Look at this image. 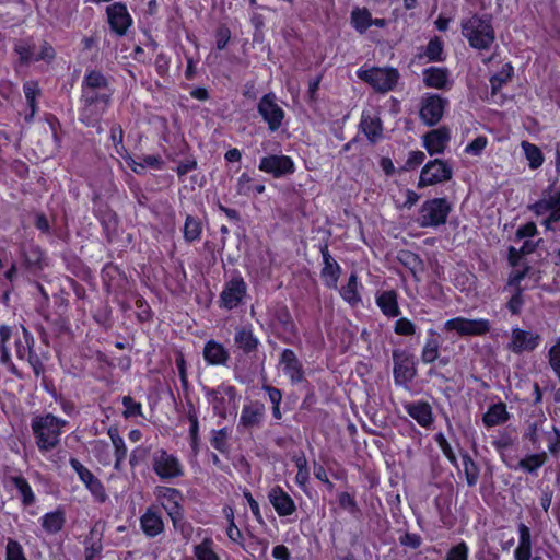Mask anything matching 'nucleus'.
I'll return each mask as SVG.
<instances>
[{
	"label": "nucleus",
	"mask_w": 560,
	"mask_h": 560,
	"mask_svg": "<svg viewBox=\"0 0 560 560\" xmlns=\"http://www.w3.org/2000/svg\"><path fill=\"white\" fill-rule=\"evenodd\" d=\"M462 35L472 49L489 50L495 42L493 16L489 13H472L460 22Z\"/></svg>",
	"instance_id": "obj_1"
},
{
	"label": "nucleus",
	"mask_w": 560,
	"mask_h": 560,
	"mask_svg": "<svg viewBox=\"0 0 560 560\" xmlns=\"http://www.w3.org/2000/svg\"><path fill=\"white\" fill-rule=\"evenodd\" d=\"M536 217L546 215L541 225L546 231H555V224L560 222V189L553 190V184L549 185L541 192V197L527 206Z\"/></svg>",
	"instance_id": "obj_2"
},
{
	"label": "nucleus",
	"mask_w": 560,
	"mask_h": 560,
	"mask_svg": "<svg viewBox=\"0 0 560 560\" xmlns=\"http://www.w3.org/2000/svg\"><path fill=\"white\" fill-rule=\"evenodd\" d=\"M452 205L445 197L425 200L420 209L417 222L421 228H439L447 222Z\"/></svg>",
	"instance_id": "obj_3"
},
{
	"label": "nucleus",
	"mask_w": 560,
	"mask_h": 560,
	"mask_svg": "<svg viewBox=\"0 0 560 560\" xmlns=\"http://www.w3.org/2000/svg\"><path fill=\"white\" fill-rule=\"evenodd\" d=\"M357 75L363 82L372 86L374 91L382 94L395 90L400 79L398 69L394 67H372L366 70L359 69Z\"/></svg>",
	"instance_id": "obj_4"
},
{
	"label": "nucleus",
	"mask_w": 560,
	"mask_h": 560,
	"mask_svg": "<svg viewBox=\"0 0 560 560\" xmlns=\"http://www.w3.org/2000/svg\"><path fill=\"white\" fill-rule=\"evenodd\" d=\"M151 469L162 481H172L185 476V467L177 455L164 448H159L152 454Z\"/></svg>",
	"instance_id": "obj_5"
},
{
	"label": "nucleus",
	"mask_w": 560,
	"mask_h": 560,
	"mask_svg": "<svg viewBox=\"0 0 560 560\" xmlns=\"http://www.w3.org/2000/svg\"><path fill=\"white\" fill-rule=\"evenodd\" d=\"M154 494L172 521L173 526L177 528L185 517L183 492L177 488L159 486L155 488Z\"/></svg>",
	"instance_id": "obj_6"
},
{
	"label": "nucleus",
	"mask_w": 560,
	"mask_h": 560,
	"mask_svg": "<svg viewBox=\"0 0 560 560\" xmlns=\"http://www.w3.org/2000/svg\"><path fill=\"white\" fill-rule=\"evenodd\" d=\"M448 100L436 93H424L420 101L419 116L424 125L433 127L444 116Z\"/></svg>",
	"instance_id": "obj_7"
},
{
	"label": "nucleus",
	"mask_w": 560,
	"mask_h": 560,
	"mask_svg": "<svg viewBox=\"0 0 560 560\" xmlns=\"http://www.w3.org/2000/svg\"><path fill=\"white\" fill-rule=\"evenodd\" d=\"M453 176L452 166L442 159L428 161L422 167L417 187L419 189L447 182Z\"/></svg>",
	"instance_id": "obj_8"
},
{
	"label": "nucleus",
	"mask_w": 560,
	"mask_h": 560,
	"mask_svg": "<svg viewBox=\"0 0 560 560\" xmlns=\"http://www.w3.org/2000/svg\"><path fill=\"white\" fill-rule=\"evenodd\" d=\"M490 322L486 318L453 317L443 324V330L455 331L459 337L485 336L490 331Z\"/></svg>",
	"instance_id": "obj_9"
},
{
	"label": "nucleus",
	"mask_w": 560,
	"mask_h": 560,
	"mask_svg": "<svg viewBox=\"0 0 560 560\" xmlns=\"http://www.w3.org/2000/svg\"><path fill=\"white\" fill-rule=\"evenodd\" d=\"M69 422H32L36 444L40 451L52 450L59 442L61 429Z\"/></svg>",
	"instance_id": "obj_10"
},
{
	"label": "nucleus",
	"mask_w": 560,
	"mask_h": 560,
	"mask_svg": "<svg viewBox=\"0 0 560 560\" xmlns=\"http://www.w3.org/2000/svg\"><path fill=\"white\" fill-rule=\"evenodd\" d=\"M393 362V377L395 385L407 387L417 374L412 355L402 350H394Z\"/></svg>",
	"instance_id": "obj_11"
},
{
	"label": "nucleus",
	"mask_w": 560,
	"mask_h": 560,
	"mask_svg": "<svg viewBox=\"0 0 560 560\" xmlns=\"http://www.w3.org/2000/svg\"><path fill=\"white\" fill-rule=\"evenodd\" d=\"M3 487L5 491H16V498L20 500L23 509H28L36 504V494L28 480L21 474L8 475L3 478Z\"/></svg>",
	"instance_id": "obj_12"
},
{
	"label": "nucleus",
	"mask_w": 560,
	"mask_h": 560,
	"mask_svg": "<svg viewBox=\"0 0 560 560\" xmlns=\"http://www.w3.org/2000/svg\"><path fill=\"white\" fill-rule=\"evenodd\" d=\"M105 13L110 31L119 37L125 36L132 25L127 5L122 2H114L106 7Z\"/></svg>",
	"instance_id": "obj_13"
},
{
	"label": "nucleus",
	"mask_w": 560,
	"mask_h": 560,
	"mask_svg": "<svg viewBox=\"0 0 560 560\" xmlns=\"http://www.w3.org/2000/svg\"><path fill=\"white\" fill-rule=\"evenodd\" d=\"M140 528L143 535L149 538H155L165 532V522L159 506L149 505L139 518Z\"/></svg>",
	"instance_id": "obj_14"
},
{
	"label": "nucleus",
	"mask_w": 560,
	"mask_h": 560,
	"mask_svg": "<svg viewBox=\"0 0 560 560\" xmlns=\"http://www.w3.org/2000/svg\"><path fill=\"white\" fill-rule=\"evenodd\" d=\"M246 283L241 276L233 277L224 285L223 291L220 294L221 306L232 310L236 307L246 294Z\"/></svg>",
	"instance_id": "obj_15"
},
{
	"label": "nucleus",
	"mask_w": 560,
	"mask_h": 560,
	"mask_svg": "<svg viewBox=\"0 0 560 560\" xmlns=\"http://www.w3.org/2000/svg\"><path fill=\"white\" fill-rule=\"evenodd\" d=\"M319 249L324 264L320 270V278L324 285L328 289L337 290L338 280L342 271L341 266L331 256L327 244L320 245Z\"/></svg>",
	"instance_id": "obj_16"
},
{
	"label": "nucleus",
	"mask_w": 560,
	"mask_h": 560,
	"mask_svg": "<svg viewBox=\"0 0 560 560\" xmlns=\"http://www.w3.org/2000/svg\"><path fill=\"white\" fill-rule=\"evenodd\" d=\"M282 365L283 372L289 377L292 385L305 387L308 384L303 363L298 359L293 350H282Z\"/></svg>",
	"instance_id": "obj_17"
},
{
	"label": "nucleus",
	"mask_w": 560,
	"mask_h": 560,
	"mask_svg": "<svg viewBox=\"0 0 560 560\" xmlns=\"http://www.w3.org/2000/svg\"><path fill=\"white\" fill-rule=\"evenodd\" d=\"M514 77V67L511 62L504 63L500 70L493 73L490 79L491 98L497 104H503L506 101V96L501 93L504 85L512 81Z\"/></svg>",
	"instance_id": "obj_18"
},
{
	"label": "nucleus",
	"mask_w": 560,
	"mask_h": 560,
	"mask_svg": "<svg viewBox=\"0 0 560 560\" xmlns=\"http://www.w3.org/2000/svg\"><path fill=\"white\" fill-rule=\"evenodd\" d=\"M539 341L540 336L538 334H533L521 328H513L510 349L517 354L525 351H534L539 346Z\"/></svg>",
	"instance_id": "obj_19"
},
{
	"label": "nucleus",
	"mask_w": 560,
	"mask_h": 560,
	"mask_svg": "<svg viewBox=\"0 0 560 560\" xmlns=\"http://www.w3.org/2000/svg\"><path fill=\"white\" fill-rule=\"evenodd\" d=\"M258 112L264 120L268 122L269 129L275 131L280 127V107L277 104L275 93L262 96L258 104Z\"/></svg>",
	"instance_id": "obj_20"
},
{
	"label": "nucleus",
	"mask_w": 560,
	"mask_h": 560,
	"mask_svg": "<svg viewBox=\"0 0 560 560\" xmlns=\"http://www.w3.org/2000/svg\"><path fill=\"white\" fill-rule=\"evenodd\" d=\"M398 298V292L394 289L378 291L375 294V303L385 317L396 318L401 314Z\"/></svg>",
	"instance_id": "obj_21"
},
{
	"label": "nucleus",
	"mask_w": 560,
	"mask_h": 560,
	"mask_svg": "<svg viewBox=\"0 0 560 560\" xmlns=\"http://www.w3.org/2000/svg\"><path fill=\"white\" fill-rule=\"evenodd\" d=\"M450 131L445 127L428 131L423 137V147L430 155L442 154L450 141Z\"/></svg>",
	"instance_id": "obj_22"
},
{
	"label": "nucleus",
	"mask_w": 560,
	"mask_h": 560,
	"mask_svg": "<svg viewBox=\"0 0 560 560\" xmlns=\"http://www.w3.org/2000/svg\"><path fill=\"white\" fill-rule=\"evenodd\" d=\"M423 84L430 89L448 90L451 88L450 71L445 67L431 66L422 72Z\"/></svg>",
	"instance_id": "obj_23"
},
{
	"label": "nucleus",
	"mask_w": 560,
	"mask_h": 560,
	"mask_svg": "<svg viewBox=\"0 0 560 560\" xmlns=\"http://www.w3.org/2000/svg\"><path fill=\"white\" fill-rule=\"evenodd\" d=\"M83 107L80 113V120L88 127H93L97 129V132H102L101 119L105 112L108 108L109 104H98V103H90L82 102Z\"/></svg>",
	"instance_id": "obj_24"
},
{
	"label": "nucleus",
	"mask_w": 560,
	"mask_h": 560,
	"mask_svg": "<svg viewBox=\"0 0 560 560\" xmlns=\"http://www.w3.org/2000/svg\"><path fill=\"white\" fill-rule=\"evenodd\" d=\"M363 284L361 283L357 271H352L348 278L346 284L339 289L341 299L348 303L351 307H357L362 303L361 290Z\"/></svg>",
	"instance_id": "obj_25"
},
{
	"label": "nucleus",
	"mask_w": 560,
	"mask_h": 560,
	"mask_svg": "<svg viewBox=\"0 0 560 560\" xmlns=\"http://www.w3.org/2000/svg\"><path fill=\"white\" fill-rule=\"evenodd\" d=\"M360 129L370 142L376 143L383 137V122L377 115L370 112H362L360 119Z\"/></svg>",
	"instance_id": "obj_26"
},
{
	"label": "nucleus",
	"mask_w": 560,
	"mask_h": 560,
	"mask_svg": "<svg viewBox=\"0 0 560 560\" xmlns=\"http://www.w3.org/2000/svg\"><path fill=\"white\" fill-rule=\"evenodd\" d=\"M441 347V336L440 334L433 329L429 328L427 330V338L424 345L421 350V361L424 364H430L436 361L440 353Z\"/></svg>",
	"instance_id": "obj_27"
},
{
	"label": "nucleus",
	"mask_w": 560,
	"mask_h": 560,
	"mask_svg": "<svg viewBox=\"0 0 560 560\" xmlns=\"http://www.w3.org/2000/svg\"><path fill=\"white\" fill-rule=\"evenodd\" d=\"M205 361L211 365H225L230 360V352L215 340L206 342L202 351Z\"/></svg>",
	"instance_id": "obj_28"
},
{
	"label": "nucleus",
	"mask_w": 560,
	"mask_h": 560,
	"mask_svg": "<svg viewBox=\"0 0 560 560\" xmlns=\"http://www.w3.org/2000/svg\"><path fill=\"white\" fill-rule=\"evenodd\" d=\"M518 545L514 550L515 560H532V533L527 525L520 523L517 525Z\"/></svg>",
	"instance_id": "obj_29"
},
{
	"label": "nucleus",
	"mask_w": 560,
	"mask_h": 560,
	"mask_svg": "<svg viewBox=\"0 0 560 560\" xmlns=\"http://www.w3.org/2000/svg\"><path fill=\"white\" fill-rule=\"evenodd\" d=\"M547 460L548 455L545 451L535 452L521 458L515 469H520L532 476H538V470L547 463Z\"/></svg>",
	"instance_id": "obj_30"
},
{
	"label": "nucleus",
	"mask_w": 560,
	"mask_h": 560,
	"mask_svg": "<svg viewBox=\"0 0 560 560\" xmlns=\"http://www.w3.org/2000/svg\"><path fill=\"white\" fill-rule=\"evenodd\" d=\"M43 530L49 535L59 533L66 524V513L59 506L55 511L45 513L40 518Z\"/></svg>",
	"instance_id": "obj_31"
},
{
	"label": "nucleus",
	"mask_w": 560,
	"mask_h": 560,
	"mask_svg": "<svg viewBox=\"0 0 560 560\" xmlns=\"http://www.w3.org/2000/svg\"><path fill=\"white\" fill-rule=\"evenodd\" d=\"M22 255L27 269L37 271L45 267V254L38 245L30 244L24 246Z\"/></svg>",
	"instance_id": "obj_32"
},
{
	"label": "nucleus",
	"mask_w": 560,
	"mask_h": 560,
	"mask_svg": "<svg viewBox=\"0 0 560 560\" xmlns=\"http://www.w3.org/2000/svg\"><path fill=\"white\" fill-rule=\"evenodd\" d=\"M397 260L410 271L415 279L418 280L417 275L424 269L422 258L415 252L409 249H400L397 253Z\"/></svg>",
	"instance_id": "obj_33"
},
{
	"label": "nucleus",
	"mask_w": 560,
	"mask_h": 560,
	"mask_svg": "<svg viewBox=\"0 0 560 560\" xmlns=\"http://www.w3.org/2000/svg\"><path fill=\"white\" fill-rule=\"evenodd\" d=\"M235 345L246 354L256 351L258 340L249 327L243 326L236 329L234 336Z\"/></svg>",
	"instance_id": "obj_34"
},
{
	"label": "nucleus",
	"mask_w": 560,
	"mask_h": 560,
	"mask_svg": "<svg viewBox=\"0 0 560 560\" xmlns=\"http://www.w3.org/2000/svg\"><path fill=\"white\" fill-rule=\"evenodd\" d=\"M371 12L368 8L355 7L350 14V24L359 33L364 34L370 28Z\"/></svg>",
	"instance_id": "obj_35"
},
{
	"label": "nucleus",
	"mask_w": 560,
	"mask_h": 560,
	"mask_svg": "<svg viewBox=\"0 0 560 560\" xmlns=\"http://www.w3.org/2000/svg\"><path fill=\"white\" fill-rule=\"evenodd\" d=\"M405 409L413 420H433L432 407L428 401H411L405 405Z\"/></svg>",
	"instance_id": "obj_36"
},
{
	"label": "nucleus",
	"mask_w": 560,
	"mask_h": 560,
	"mask_svg": "<svg viewBox=\"0 0 560 560\" xmlns=\"http://www.w3.org/2000/svg\"><path fill=\"white\" fill-rule=\"evenodd\" d=\"M521 147L530 170H537L544 164L545 156L538 145L528 141H522Z\"/></svg>",
	"instance_id": "obj_37"
},
{
	"label": "nucleus",
	"mask_w": 560,
	"mask_h": 560,
	"mask_svg": "<svg viewBox=\"0 0 560 560\" xmlns=\"http://www.w3.org/2000/svg\"><path fill=\"white\" fill-rule=\"evenodd\" d=\"M202 233L201 220L191 214H187L184 223L183 234L187 243H194L200 240Z\"/></svg>",
	"instance_id": "obj_38"
},
{
	"label": "nucleus",
	"mask_w": 560,
	"mask_h": 560,
	"mask_svg": "<svg viewBox=\"0 0 560 560\" xmlns=\"http://www.w3.org/2000/svg\"><path fill=\"white\" fill-rule=\"evenodd\" d=\"M462 464L464 467V475L466 478L467 486L470 488L475 487L480 476L479 466L472 459L468 452L462 453Z\"/></svg>",
	"instance_id": "obj_39"
},
{
	"label": "nucleus",
	"mask_w": 560,
	"mask_h": 560,
	"mask_svg": "<svg viewBox=\"0 0 560 560\" xmlns=\"http://www.w3.org/2000/svg\"><path fill=\"white\" fill-rule=\"evenodd\" d=\"M83 544L84 560H95L103 550L101 536L97 535L94 528L90 530V534L85 537Z\"/></svg>",
	"instance_id": "obj_40"
},
{
	"label": "nucleus",
	"mask_w": 560,
	"mask_h": 560,
	"mask_svg": "<svg viewBox=\"0 0 560 560\" xmlns=\"http://www.w3.org/2000/svg\"><path fill=\"white\" fill-rule=\"evenodd\" d=\"M542 423L544 422H533L523 435V440H527L530 443V450H534L536 452L544 451V429L541 428Z\"/></svg>",
	"instance_id": "obj_41"
},
{
	"label": "nucleus",
	"mask_w": 560,
	"mask_h": 560,
	"mask_svg": "<svg viewBox=\"0 0 560 560\" xmlns=\"http://www.w3.org/2000/svg\"><path fill=\"white\" fill-rule=\"evenodd\" d=\"M208 398L210 404L212 405V408L214 410V413L222 418L226 419L228 417L233 416L232 410H228L229 405L231 404L230 399L226 400L218 390H211L208 393Z\"/></svg>",
	"instance_id": "obj_42"
},
{
	"label": "nucleus",
	"mask_w": 560,
	"mask_h": 560,
	"mask_svg": "<svg viewBox=\"0 0 560 560\" xmlns=\"http://www.w3.org/2000/svg\"><path fill=\"white\" fill-rule=\"evenodd\" d=\"M213 540L210 537L203 538L194 546V556L196 560H220L219 555L213 549Z\"/></svg>",
	"instance_id": "obj_43"
},
{
	"label": "nucleus",
	"mask_w": 560,
	"mask_h": 560,
	"mask_svg": "<svg viewBox=\"0 0 560 560\" xmlns=\"http://www.w3.org/2000/svg\"><path fill=\"white\" fill-rule=\"evenodd\" d=\"M424 56L429 62H442L445 60L444 44L440 37L434 36L429 40L425 46Z\"/></svg>",
	"instance_id": "obj_44"
},
{
	"label": "nucleus",
	"mask_w": 560,
	"mask_h": 560,
	"mask_svg": "<svg viewBox=\"0 0 560 560\" xmlns=\"http://www.w3.org/2000/svg\"><path fill=\"white\" fill-rule=\"evenodd\" d=\"M222 512H223L224 517L228 521V527H226L228 537L233 542L242 545L243 534L234 522V509L231 505H224L222 509Z\"/></svg>",
	"instance_id": "obj_45"
},
{
	"label": "nucleus",
	"mask_w": 560,
	"mask_h": 560,
	"mask_svg": "<svg viewBox=\"0 0 560 560\" xmlns=\"http://www.w3.org/2000/svg\"><path fill=\"white\" fill-rule=\"evenodd\" d=\"M23 330V340L18 339L15 340V351L16 357L20 360L26 359L31 353H33V347L35 343L33 335L25 328L22 327Z\"/></svg>",
	"instance_id": "obj_46"
},
{
	"label": "nucleus",
	"mask_w": 560,
	"mask_h": 560,
	"mask_svg": "<svg viewBox=\"0 0 560 560\" xmlns=\"http://www.w3.org/2000/svg\"><path fill=\"white\" fill-rule=\"evenodd\" d=\"M542 439L549 453L557 457L560 454V430L551 425L550 429L544 430Z\"/></svg>",
	"instance_id": "obj_47"
},
{
	"label": "nucleus",
	"mask_w": 560,
	"mask_h": 560,
	"mask_svg": "<svg viewBox=\"0 0 560 560\" xmlns=\"http://www.w3.org/2000/svg\"><path fill=\"white\" fill-rule=\"evenodd\" d=\"M82 88L91 90L100 89L109 91L108 80L105 78L103 73L96 70L90 71L84 75Z\"/></svg>",
	"instance_id": "obj_48"
},
{
	"label": "nucleus",
	"mask_w": 560,
	"mask_h": 560,
	"mask_svg": "<svg viewBox=\"0 0 560 560\" xmlns=\"http://www.w3.org/2000/svg\"><path fill=\"white\" fill-rule=\"evenodd\" d=\"M112 97V93L106 90L100 89H84L82 88V102L90 103H101V104H109Z\"/></svg>",
	"instance_id": "obj_49"
},
{
	"label": "nucleus",
	"mask_w": 560,
	"mask_h": 560,
	"mask_svg": "<svg viewBox=\"0 0 560 560\" xmlns=\"http://www.w3.org/2000/svg\"><path fill=\"white\" fill-rule=\"evenodd\" d=\"M259 170L271 174L275 178L280 177V155H267L260 160Z\"/></svg>",
	"instance_id": "obj_50"
},
{
	"label": "nucleus",
	"mask_w": 560,
	"mask_h": 560,
	"mask_svg": "<svg viewBox=\"0 0 560 560\" xmlns=\"http://www.w3.org/2000/svg\"><path fill=\"white\" fill-rule=\"evenodd\" d=\"M470 549L465 540L453 545L445 555L444 560H469Z\"/></svg>",
	"instance_id": "obj_51"
},
{
	"label": "nucleus",
	"mask_w": 560,
	"mask_h": 560,
	"mask_svg": "<svg viewBox=\"0 0 560 560\" xmlns=\"http://www.w3.org/2000/svg\"><path fill=\"white\" fill-rule=\"evenodd\" d=\"M4 560H27L23 546L14 538H8Z\"/></svg>",
	"instance_id": "obj_52"
},
{
	"label": "nucleus",
	"mask_w": 560,
	"mask_h": 560,
	"mask_svg": "<svg viewBox=\"0 0 560 560\" xmlns=\"http://www.w3.org/2000/svg\"><path fill=\"white\" fill-rule=\"evenodd\" d=\"M14 51L20 57L22 65H28L36 61L35 45H31L24 42L15 44Z\"/></svg>",
	"instance_id": "obj_53"
},
{
	"label": "nucleus",
	"mask_w": 560,
	"mask_h": 560,
	"mask_svg": "<svg viewBox=\"0 0 560 560\" xmlns=\"http://www.w3.org/2000/svg\"><path fill=\"white\" fill-rule=\"evenodd\" d=\"M417 325L408 317H399L394 324V332L401 337H411L417 332Z\"/></svg>",
	"instance_id": "obj_54"
},
{
	"label": "nucleus",
	"mask_w": 560,
	"mask_h": 560,
	"mask_svg": "<svg viewBox=\"0 0 560 560\" xmlns=\"http://www.w3.org/2000/svg\"><path fill=\"white\" fill-rule=\"evenodd\" d=\"M398 533H401L398 540L399 545L404 548H409L412 550H417L422 545V537L418 533H409L408 530L402 532L401 528L397 530Z\"/></svg>",
	"instance_id": "obj_55"
},
{
	"label": "nucleus",
	"mask_w": 560,
	"mask_h": 560,
	"mask_svg": "<svg viewBox=\"0 0 560 560\" xmlns=\"http://www.w3.org/2000/svg\"><path fill=\"white\" fill-rule=\"evenodd\" d=\"M338 505L348 513L355 515L360 512L354 494L342 491L337 495Z\"/></svg>",
	"instance_id": "obj_56"
},
{
	"label": "nucleus",
	"mask_w": 560,
	"mask_h": 560,
	"mask_svg": "<svg viewBox=\"0 0 560 560\" xmlns=\"http://www.w3.org/2000/svg\"><path fill=\"white\" fill-rule=\"evenodd\" d=\"M85 488L90 491L94 502L103 504L108 500L105 486L97 477H95V479H93Z\"/></svg>",
	"instance_id": "obj_57"
},
{
	"label": "nucleus",
	"mask_w": 560,
	"mask_h": 560,
	"mask_svg": "<svg viewBox=\"0 0 560 560\" xmlns=\"http://www.w3.org/2000/svg\"><path fill=\"white\" fill-rule=\"evenodd\" d=\"M481 420H509L506 405L503 401L492 404L483 413Z\"/></svg>",
	"instance_id": "obj_58"
},
{
	"label": "nucleus",
	"mask_w": 560,
	"mask_h": 560,
	"mask_svg": "<svg viewBox=\"0 0 560 560\" xmlns=\"http://www.w3.org/2000/svg\"><path fill=\"white\" fill-rule=\"evenodd\" d=\"M69 464L71 468L77 472L80 481L86 487L93 479H95V475L86 468L79 459L71 457L69 459Z\"/></svg>",
	"instance_id": "obj_59"
},
{
	"label": "nucleus",
	"mask_w": 560,
	"mask_h": 560,
	"mask_svg": "<svg viewBox=\"0 0 560 560\" xmlns=\"http://www.w3.org/2000/svg\"><path fill=\"white\" fill-rule=\"evenodd\" d=\"M548 361L551 370L560 382V340H558L548 351Z\"/></svg>",
	"instance_id": "obj_60"
},
{
	"label": "nucleus",
	"mask_w": 560,
	"mask_h": 560,
	"mask_svg": "<svg viewBox=\"0 0 560 560\" xmlns=\"http://www.w3.org/2000/svg\"><path fill=\"white\" fill-rule=\"evenodd\" d=\"M122 406H124L122 416L125 418L142 416L141 404L137 402L130 396L124 397Z\"/></svg>",
	"instance_id": "obj_61"
},
{
	"label": "nucleus",
	"mask_w": 560,
	"mask_h": 560,
	"mask_svg": "<svg viewBox=\"0 0 560 560\" xmlns=\"http://www.w3.org/2000/svg\"><path fill=\"white\" fill-rule=\"evenodd\" d=\"M524 305L523 289L515 290L514 294L506 302V308L513 315H520Z\"/></svg>",
	"instance_id": "obj_62"
},
{
	"label": "nucleus",
	"mask_w": 560,
	"mask_h": 560,
	"mask_svg": "<svg viewBox=\"0 0 560 560\" xmlns=\"http://www.w3.org/2000/svg\"><path fill=\"white\" fill-rule=\"evenodd\" d=\"M265 407L259 402H252L245 407L241 417V420H258L264 416Z\"/></svg>",
	"instance_id": "obj_63"
},
{
	"label": "nucleus",
	"mask_w": 560,
	"mask_h": 560,
	"mask_svg": "<svg viewBox=\"0 0 560 560\" xmlns=\"http://www.w3.org/2000/svg\"><path fill=\"white\" fill-rule=\"evenodd\" d=\"M488 144V139L485 136L476 137L471 142L467 144L465 148V152L475 156H478L482 153Z\"/></svg>",
	"instance_id": "obj_64"
}]
</instances>
